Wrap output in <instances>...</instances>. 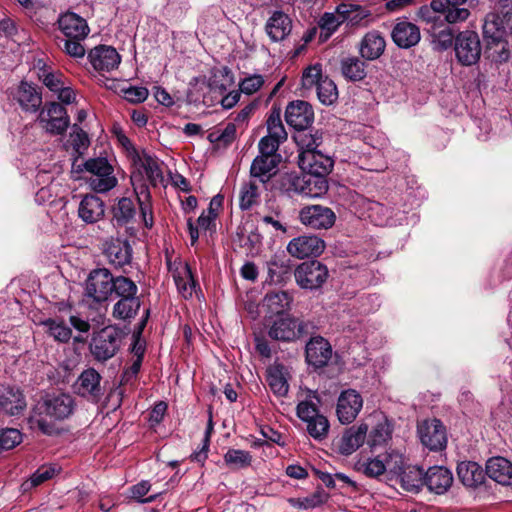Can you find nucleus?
Wrapping results in <instances>:
<instances>
[{
    "label": "nucleus",
    "mask_w": 512,
    "mask_h": 512,
    "mask_svg": "<svg viewBox=\"0 0 512 512\" xmlns=\"http://www.w3.org/2000/svg\"><path fill=\"white\" fill-rule=\"evenodd\" d=\"M75 408V399L69 393L47 392L41 396L35 409L39 416H45L50 421L40 417L36 420V427L44 435H59L61 431L54 422L68 419L73 415Z\"/></svg>",
    "instance_id": "nucleus-1"
},
{
    "label": "nucleus",
    "mask_w": 512,
    "mask_h": 512,
    "mask_svg": "<svg viewBox=\"0 0 512 512\" xmlns=\"http://www.w3.org/2000/svg\"><path fill=\"white\" fill-rule=\"evenodd\" d=\"M476 0H431L430 5H423L418 10V16L426 21L436 23L443 18L448 24H455L467 20L470 8L475 6Z\"/></svg>",
    "instance_id": "nucleus-2"
},
{
    "label": "nucleus",
    "mask_w": 512,
    "mask_h": 512,
    "mask_svg": "<svg viewBox=\"0 0 512 512\" xmlns=\"http://www.w3.org/2000/svg\"><path fill=\"white\" fill-rule=\"evenodd\" d=\"M317 329L313 321L286 314L271 323L268 336L275 341L290 343L315 334Z\"/></svg>",
    "instance_id": "nucleus-3"
},
{
    "label": "nucleus",
    "mask_w": 512,
    "mask_h": 512,
    "mask_svg": "<svg viewBox=\"0 0 512 512\" xmlns=\"http://www.w3.org/2000/svg\"><path fill=\"white\" fill-rule=\"evenodd\" d=\"M124 333L121 328L110 325L94 332L89 344L93 358L101 363L113 358L120 350Z\"/></svg>",
    "instance_id": "nucleus-4"
},
{
    "label": "nucleus",
    "mask_w": 512,
    "mask_h": 512,
    "mask_svg": "<svg viewBox=\"0 0 512 512\" xmlns=\"http://www.w3.org/2000/svg\"><path fill=\"white\" fill-rule=\"evenodd\" d=\"M113 274L107 268L92 269L85 280L84 301L93 308L106 303L112 296Z\"/></svg>",
    "instance_id": "nucleus-5"
},
{
    "label": "nucleus",
    "mask_w": 512,
    "mask_h": 512,
    "mask_svg": "<svg viewBox=\"0 0 512 512\" xmlns=\"http://www.w3.org/2000/svg\"><path fill=\"white\" fill-rule=\"evenodd\" d=\"M455 57L462 66H472L481 57L482 46L479 35L475 31L465 30L455 37Z\"/></svg>",
    "instance_id": "nucleus-6"
},
{
    "label": "nucleus",
    "mask_w": 512,
    "mask_h": 512,
    "mask_svg": "<svg viewBox=\"0 0 512 512\" xmlns=\"http://www.w3.org/2000/svg\"><path fill=\"white\" fill-rule=\"evenodd\" d=\"M329 276L326 265L318 260L305 261L294 270L298 286L306 290H317L323 286Z\"/></svg>",
    "instance_id": "nucleus-7"
},
{
    "label": "nucleus",
    "mask_w": 512,
    "mask_h": 512,
    "mask_svg": "<svg viewBox=\"0 0 512 512\" xmlns=\"http://www.w3.org/2000/svg\"><path fill=\"white\" fill-rule=\"evenodd\" d=\"M42 127L51 135H63L70 126L67 109L59 102H47L38 116Z\"/></svg>",
    "instance_id": "nucleus-8"
},
{
    "label": "nucleus",
    "mask_w": 512,
    "mask_h": 512,
    "mask_svg": "<svg viewBox=\"0 0 512 512\" xmlns=\"http://www.w3.org/2000/svg\"><path fill=\"white\" fill-rule=\"evenodd\" d=\"M101 380V374L96 369L89 367L83 370L78 376L73 385L74 392L88 402L97 404L101 401L105 393V388L101 385Z\"/></svg>",
    "instance_id": "nucleus-9"
},
{
    "label": "nucleus",
    "mask_w": 512,
    "mask_h": 512,
    "mask_svg": "<svg viewBox=\"0 0 512 512\" xmlns=\"http://www.w3.org/2000/svg\"><path fill=\"white\" fill-rule=\"evenodd\" d=\"M417 432L423 446L431 451H442L447 446V431L441 420L433 418L418 424Z\"/></svg>",
    "instance_id": "nucleus-10"
},
{
    "label": "nucleus",
    "mask_w": 512,
    "mask_h": 512,
    "mask_svg": "<svg viewBox=\"0 0 512 512\" xmlns=\"http://www.w3.org/2000/svg\"><path fill=\"white\" fill-rule=\"evenodd\" d=\"M305 346V360L314 369L326 367L332 357V346L327 339L320 335H309Z\"/></svg>",
    "instance_id": "nucleus-11"
},
{
    "label": "nucleus",
    "mask_w": 512,
    "mask_h": 512,
    "mask_svg": "<svg viewBox=\"0 0 512 512\" xmlns=\"http://www.w3.org/2000/svg\"><path fill=\"white\" fill-rule=\"evenodd\" d=\"M363 407V398L355 389H347L340 393L336 404V415L343 425L352 423Z\"/></svg>",
    "instance_id": "nucleus-12"
},
{
    "label": "nucleus",
    "mask_w": 512,
    "mask_h": 512,
    "mask_svg": "<svg viewBox=\"0 0 512 512\" xmlns=\"http://www.w3.org/2000/svg\"><path fill=\"white\" fill-rule=\"evenodd\" d=\"M285 121L293 129L310 128L314 122L312 105L304 100H293L285 109Z\"/></svg>",
    "instance_id": "nucleus-13"
},
{
    "label": "nucleus",
    "mask_w": 512,
    "mask_h": 512,
    "mask_svg": "<svg viewBox=\"0 0 512 512\" xmlns=\"http://www.w3.org/2000/svg\"><path fill=\"white\" fill-rule=\"evenodd\" d=\"M298 165L303 172H310L318 177L327 179V176L334 167V161L321 151H304L299 153Z\"/></svg>",
    "instance_id": "nucleus-14"
},
{
    "label": "nucleus",
    "mask_w": 512,
    "mask_h": 512,
    "mask_svg": "<svg viewBox=\"0 0 512 512\" xmlns=\"http://www.w3.org/2000/svg\"><path fill=\"white\" fill-rule=\"evenodd\" d=\"M325 249V242L316 235H301L293 238L287 245V251L293 257L303 259L318 257Z\"/></svg>",
    "instance_id": "nucleus-15"
},
{
    "label": "nucleus",
    "mask_w": 512,
    "mask_h": 512,
    "mask_svg": "<svg viewBox=\"0 0 512 512\" xmlns=\"http://www.w3.org/2000/svg\"><path fill=\"white\" fill-rule=\"evenodd\" d=\"M299 219L305 226L313 229H328L335 223V213L322 205L305 206L300 210Z\"/></svg>",
    "instance_id": "nucleus-16"
},
{
    "label": "nucleus",
    "mask_w": 512,
    "mask_h": 512,
    "mask_svg": "<svg viewBox=\"0 0 512 512\" xmlns=\"http://www.w3.org/2000/svg\"><path fill=\"white\" fill-rule=\"evenodd\" d=\"M368 425L361 423L346 428L340 438L334 440L333 445L343 456H349L361 447L366 439Z\"/></svg>",
    "instance_id": "nucleus-17"
},
{
    "label": "nucleus",
    "mask_w": 512,
    "mask_h": 512,
    "mask_svg": "<svg viewBox=\"0 0 512 512\" xmlns=\"http://www.w3.org/2000/svg\"><path fill=\"white\" fill-rule=\"evenodd\" d=\"M92 67L98 72H110L118 67L121 56L112 46L98 45L88 52Z\"/></svg>",
    "instance_id": "nucleus-18"
},
{
    "label": "nucleus",
    "mask_w": 512,
    "mask_h": 512,
    "mask_svg": "<svg viewBox=\"0 0 512 512\" xmlns=\"http://www.w3.org/2000/svg\"><path fill=\"white\" fill-rule=\"evenodd\" d=\"M267 277L265 283L284 285L294 274L291 260L285 254H275L266 262Z\"/></svg>",
    "instance_id": "nucleus-19"
},
{
    "label": "nucleus",
    "mask_w": 512,
    "mask_h": 512,
    "mask_svg": "<svg viewBox=\"0 0 512 512\" xmlns=\"http://www.w3.org/2000/svg\"><path fill=\"white\" fill-rule=\"evenodd\" d=\"M14 97L25 112L35 113L42 109V89L32 82L22 80Z\"/></svg>",
    "instance_id": "nucleus-20"
},
{
    "label": "nucleus",
    "mask_w": 512,
    "mask_h": 512,
    "mask_svg": "<svg viewBox=\"0 0 512 512\" xmlns=\"http://www.w3.org/2000/svg\"><path fill=\"white\" fill-rule=\"evenodd\" d=\"M335 11L351 27H365L371 22L372 11L355 3L342 2Z\"/></svg>",
    "instance_id": "nucleus-21"
},
{
    "label": "nucleus",
    "mask_w": 512,
    "mask_h": 512,
    "mask_svg": "<svg viewBox=\"0 0 512 512\" xmlns=\"http://www.w3.org/2000/svg\"><path fill=\"white\" fill-rule=\"evenodd\" d=\"M452 472L444 466H432L425 471L424 486L437 495H442L452 486Z\"/></svg>",
    "instance_id": "nucleus-22"
},
{
    "label": "nucleus",
    "mask_w": 512,
    "mask_h": 512,
    "mask_svg": "<svg viewBox=\"0 0 512 512\" xmlns=\"http://www.w3.org/2000/svg\"><path fill=\"white\" fill-rule=\"evenodd\" d=\"M27 403L23 391L19 387L6 386L0 389V411L9 415H20Z\"/></svg>",
    "instance_id": "nucleus-23"
},
{
    "label": "nucleus",
    "mask_w": 512,
    "mask_h": 512,
    "mask_svg": "<svg viewBox=\"0 0 512 512\" xmlns=\"http://www.w3.org/2000/svg\"><path fill=\"white\" fill-rule=\"evenodd\" d=\"M391 37L397 47L409 49L419 43L421 34L416 24L407 20H399L392 29Z\"/></svg>",
    "instance_id": "nucleus-24"
},
{
    "label": "nucleus",
    "mask_w": 512,
    "mask_h": 512,
    "mask_svg": "<svg viewBox=\"0 0 512 512\" xmlns=\"http://www.w3.org/2000/svg\"><path fill=\"white\" fill-rule=\"evenodd\" d=\"M58 27L67 38L72 39H85L90 32L87 21L70 11L59 16Z\"/></svg>",
    "instance_id": "nucleus-25"
},
{
    "label": "nucleus",
    "mask_w": 512,
    "mask_h": 512,
    "mask_svg": "<svg viewBox=\"0 0 512 512\" xmlns=\"http://www.w3.org/2000/svg\"><path fill=\"white\" fill-rule=\"evenodd\" d=\"M385 48V38L377 30L367 32L358 45L359 54L366 61L379 59L384 54Z\"/></svg>",
    "instance_id": "nucleus-26"
},
{
    "label": "nucleus",
    "mask_w": 512,
    "mask_h": 512,
    "mask_svg": "<svg viewBox=\"0 0 512 512\" xmlns=\"http://www.w3.org/2000/svg\"><path fill=\"white\" fill-rule=\"evenodd\" d=\"M104 251L109 262L117 268L129 265L132 261L133 249L128 239L112 238L106 243Z\"/></svg>",
    "instance_id": "nucleus-27"
},
{
    "label": "nucleus",
    "mask_w": 512,
    "mask_h": 512,
    "mask_svg": "<svg viewBox=\"0 0 512 512\" xmlns=\"http://www.w3.org/2000/svg\"><path fill=\"white\" fill-rule=\"evenodd\" d=\"M456 472L460 482L467 488H478L486 480V468L483 469L475 461L465 460L459 462Z\"/></svg>",
    "instance_id": "nucleus-28"
},
{
    "label": "nucleus",
    "mask_w": 512,
    "mask_h": 512,
    "mask_svg": "<svg viewBox=\"0 0 512 512\" xmlns=\"http://www.w3.org/2000/svg\"><path fill=\"white\" fill-rule=\"evenodd\" d=\"M292 30V20L283 11L276 10L265 24V32L272 42L284 40Z\"/></svg>",
    "instance_id": "nucleus-29"
},
{
    "label": "nucleus",
    "mask_w": 512,
    "mask_h": 512,
    "mask_svg": "<svg viewBox=\"0 0 512 512\" xmlns=\"http://www.w3.org/2000/svg\"><path fill=\"white\" fill-rule=\"evenodd\" d=\"M104 201L94 194L85 195L78 207L79 218L87 224L98 222L104 217Z\"/></svg>",
    "instance_id": "nucleus-30"
},
{
    "label": "nucleus",
    "mask_w": 512,
    "mask_h": 512,
    "mask_svg": "<svg viewBox=\"0 0 512 512\" xmlns=\"http://www.w3.org/2000/svg\"><path fill=\"white\" fill-rule=\"evenodd\" d=\"M486 476L503 486H512V463L501 456L489 458L486 462Z\"/></svg>",
    "instance_id": "nucleus-31"
},
{
    "label": "nucleus",
    "mask_w": 512,
    "mask_h": 512,
    "mask_svg": "<svg viewBox=\"0 0 512 512\" xmlns=\"http://www.w3.org/2000/svg\"><path fill=\"white\" fill-rule=\"evenodd\" d=\"M281 159L277 157L257 155L250 166V176L257 178L261 183L265 184L276 174V169Z\"/></svg>",
    "instance_id": "nucleus-32"
},
{
    "label": "nucleus",
    "mask_w": 512,
    "mask_h": 512,
    "mask_svg": "<svg viewBox=\"0 0 512 512\" xmlns=\"http://www.w3.org/2000/svg\"><path fill=\"white\" fill-rule=\"evenodd\" d=\"M293 296L288 291H276L267 293L264 305L270 314L277 317L285 316L291 309Z\"/></svg>",
    "instance_id": "nucleus-33"
},
{
    "label": "nucleus",
    "mask_w": 512,
    "mask_h": 512,
    "mask_svg": "<svg viewBox=\"0 0 512 512\" xmlns=\"http://www.w3.org/2000/svg\"><path fill=\"white\" fill-rule=\"evenodd\" d=\"M293 140L300 152H319L318 147L323 142V132L319 129L302 128L296 130Z\"/></svg>",
    "instance_id": "nucleus-34"
},
{
    "label": "nucleus",
    "mask_w": 512,
    "mask_h": 512,
    "mask_svg": "<svg viewBox=\"0 0 512 512\" xmlns=\"http://www.w3.org/2000/svg\"><path fill=\"white\" fill-rule=\"evenodd\" d=\"M365 61L357 56L344 57L340 62L343 77L351 82L363 81L367 76Z\"/></svg>",
    "instance_id": "nucleus-35"
},
{
    "label": "nucleus",
    "mask_w": 512,
    "mask_h": 512,
    "mask_svg": "<svg viewBox=\"0 0 512 512\" xmlns=\"http://www.w3.org/2000/svg\"><path fill=\"white\" fill-rule=\"evenodd\" d=\"M141 307V300L138 296L124 297L119 299L113 306L112 316L115 319L128 321L136 317Z\"/></svg>",
    "instance_id": "nucleus-36"
},
{
    "label": "nucleus",
    "mask_w": 512,
    "mask_h": 512,
    "mask_svg": "<svg viewBox=\"0 0 512 512\" xmlns=\"http://www.w3.org/2000/svg\"><path fill=\"white\" fill-rule=\"evenodd\" d=\"M112 221L115 226L122 227L130 223L136 214L132 199L122 197L112 206Z\"/></svg>",
    "instance_id": "nucleus-37"
},
{
    "label": "nucleus",
    "mask_w": 512,
    "mask_h": 512,
    "mask_svg": "<svg viewBox=\"0 0 512 512\" xmlns=\"http://www.w3.org/2000/svg\"><path fill=\"white\" fill-rule=\"evenodd\" d=\"M483 36L487 41L488 47L491 45H498L506 41V33L502 29L501 22L499 20V14H490L487 16L483 25Z\"/></svg>",
    "instance_id": "nucleus-38"
},
{
    "label": "nucleus",
    "mask_w": 512,
    "mask_h": 512,
    "mask_svg": "<svg viewBox=\"0 0 512 512\" xmlns=\"http://www.w3.org/2000/svg\"><path fill=\"white\" fill-rule=\"evenodd\" d=\"M425 471L418 466L405 467L398 478L402 488L408 492L418 493L424 487Z\"/></svg>",
    "instance_id": "nucleus-39"
},
{
    "label": "nucleus",
    "mask_w": 512,
    "mask_h": 512,
    "mask_svg": "<svg viewBox=\"0 0 512 512\" xmlns=\"http://www.w3.org/2000/svg\"><path fill=\"white\" fill-rule=\"evenodd\" d=\"M266 372V381L273 394L277 397H285L288 394L289 384L284 377V366L276 364L269 367Z\"/></svg>",
    "instance_id": "nucleus-40"
},
{
    "label": "nucleus",
    "mask_w": 512,
    "mask_h": 512,
    "mask_svg": "<svg viewBox=\"0 0 512 512\" xmlns=\"http://www.w3.org/2000/svg\"><path fill=\"white\" fill-rule=\"evenodd\" d=\"M77 158L74 159L72 167L73 169L80 173L83 170L92 174V177L95 176H108L109 174H113L114 169L111 164L108 162L106 158L98 157V158H90L85 161L83 164H76Z\"/></svg>",
    "instance_id": "nucleus-41"
},
{
    "label": "nucleus",
    "mask_w": 512,
    "mask_h": 512,
    "mask_svg": "<svg viewBox=\"0 0 512 512\" xmlns=\"http://www.w3.org/2000/svg\"><path fill=\"white\" fill-rule=\"evenodd\" d=\"M253 457L249 451L229 448L223 456L224 465L231 471H239L251 466Z\"/></svg>",
    "instance_id": "nucleus-42"
},
{
    "label": "nucleus",
    "mask_w": 512,
    "mask_h": 512,
    "mask_svg": "<svg viewBox=\"0 0 512 512\" xmlns=\"http://www.w3.org/2000/svg\"><path fill=\"white\" fill-rule=\"evenodd\" d=\"M329 499V494L326 493L321 486H318L316 490L309 496L304 498L290 497L287 502L294 508L298 509H313L326 503Z\"/></svg>",
    "instance_id": "nucleus-43"
},
{
    "label": "nucleus",
    "mask_w": 512,
    "mask_h": 512,
    "mask_svg": "<svg viewBox=\"0 0 512 512\" xmlns=\"http://www.w3.org/2000/svg\"><path fill=\"white\" fill-rule=\"evenodd\" d=\"M304 178L303 171L285 173L279 179V189L288 196L302 195Z\"/></svg>",
    "instance_id": "nucleus-44"
},
{
    "label": "nucleus",
    "mask_w": 512,
    "mask_h": 512,
    "mask_svg": "<svg viewBox=\"0 0 512 512\" xmlns=\"http://www.w3.org/2000/svg\"><path fill=\"white\" fill-rule=\"evenodd\" d=\"M215 218L206 214L205 211L197 219V225L194 224L192 218L187 220V228L190 236L191 245L194 246L199 239V229L203 231L215 232L216 222Z\"/></svg>",
    "instance_id": "nucleus-45"
},
{
    "label": "nucleus",
    "mask_w": 512,
    "mask_h": 512,
    "mask_svg": "<svg viewBox=\"0 0 512 512\" xmlns=\"http://www.w3.org/2000/svg\"><path fill=\"white\" fill-rule=\"evenodd\" d=\"M305 184L303 185V196L308 197H320L328 191V180L316 176V174L310 172H303Z\"/></svg>",
    "instance_id": "nucleus-46"
},
{
    "label": "nucleus",
    "mask_w": 512,
    "mask_h": 512,
    "mask_svg": "<svg viewBox=\"0 0 512 512\" xmlns=\"http://www.w3.org/2000/svg\"><path fill=\"white\" fill-rule=\"evenodd\" d=\"M393 425L387 420L378 422L370 431L367 444L371 447H377L385 444L391 439Z\"/></svg>",
    "instance_id": "nucleus-47"
},
{
    "label": "nucleus",
    "mask_w": 512,
    "mask_h": 512,
    "mask_svg": "<svg viewBox=\"0 0 512 512\" xmlns=\"http://www.w3.org/2000/svg\"><path fill=\"white\" fill-rule=\"evenodd\" d=\"M138 287L136 283L126 276H114L112 283V296L119 299H123L124 297H134L137 296Z\"/></svg>",
    "instance_id": "nucleus-48"
},
{
    "label": "nucleus",
    "mask_w": 512,
    "mask_h": 512,
    "mask_svg": "<svg viewBox=\"0 0 512 512\" xmlns=\"http://www.w3.org/2000/svg\"><path fill=\"white\" fill-rule=\"evenodd\" d=\"M136 156L141 161V166L145 170L146 176L150 184L156 187L158 181L163 180V173L156 157L146 152H143V159L140 158L139 154H136Z\"/></svg>",
    "instance_id": "nucleus-49"
},
{
    "label": "nucleus",
    "mask_w": 512,
    "mask_h": 512,
    "mask_svg": "<svg viewBox=\"0 0 512 512\" xmlns=\"http://www.w3.org/2000/svg\"><path fill=\"white\" fill-rule=\"evenodd\" d=\"M214 432V422L211 408L209 409V417L207 421V426L204 434V438L202 440V446L199 450L194 451L190 455V460L195 461L202 466L204 465L206 459L208 458V452L210 447V441L212 433Z\"/></svg>",
    "instance_id": "nucleus-50"
},
{
    "label": "nucleus",
    "mask_w": 512,
    "mask_h": 512,
    "mask_svg": "<svg viewBox=\"0 0 512 512\" xmlns=\"http://www.w3.org/2000/svg\"><path fill=\"white\" fill-rule=\"evenodd\" d=\"M47 327V333L54 338V340L67 343L72 336V330L67 326L64 321H56L55 319L48 318L42 322Z\"/></svg>",
    "instance_id": "nucleus-51"
},
{
    "label": "nucleus",
    "mask_w": 512,
    "mask_h": 512,
    "mask_svg": "<svg viewBox=\"0 0 512 512\" xmlns=\"http://www.w3.org/2000/svg\"><path fill=\"white\" fill-rule=\"evenodd\" d=\"M383 462L389 480L398 479L405 469L404 458L397 452L386 453Z\"/></svg>",
    "instance_id": "nucleus-52"
},
{
    "label": "nucleus",
    "mask_w": 512,
    "mask_h": 512,
    "mask_svg": "<svg viewBox=\"0 0 512 512\" xmlns=\"http://www.w3.org/2000/svg\"><path fill=\"white\" fill-rule=\"evenodd\" d=\"M259 187L256 182L250 181L242 185L239 196V207L241 210H249L257 203L259 198Z\"/></svg>",
    "instance_id": "nucleus-53"
},
{
    "label": "nucleus",
    "mask_w": 512,
    "mask_h": 512,
    "mask_svg": "<svg viewBox=\"0 0 512 512\" xmlns=\"http://www.w3.org/2000/svg\"><path fill=\"white\" fill-rule=\"evenodd\" d=\"M317 97L324 105H332L338 99L337 86L328 76L322 79L317 87Z\"/></svg>",
    "instance_id": "nucleus-54"
},
{
    "label": "nucleus",
    "mask_w": 512,
    "mask_h": 512,
    "mask_svg": "<svg viewBox=\"0 0 512 512\" xmlns=\"http://www.w3.org/2000/svg\"><path fill=\"white\" fill-rule=\"evenodd\" d=\"M342 23L344 21L339 15L325 12L319 20L320 40L326 41Z\"/></svg>",
    "instance_id": "nucleus-55"
},
{
    "label": "nucleus",
    "mask_w": 512,
    "mask_h": 512,
    "mask_svg": "<svg viewBox=\"0 0 512 512\" xmlns=\"http://www.w3.org/2000/svg\"><path fill=\"white\" fill-rule=\"evenodd\" d=\"M329 428L330 423L328 419L322 414H318L312 420L307 422V432L315 440L321 441L326 438L329 432Z\"/></svg>",
    "instance_id": "nucleus-56"
},
{
    "label": "nucleus",
    "mask_w": 512,
    "mask_h": 512,
    "mask_svg": "<svg viewBox=\"0 0 512 512\" xmlns=\"http://www.w3.org/2000/svg\"><path fill=\"white\" fill-rule=\"evenodd\" d=\"M23 441V435L16 428L0 429V453L14 449Z\"/></svg>",
    "instance_id": "nucleus-57"
},
{
    "label": "nucleus",
    "mask_w": 512,
    "mask_h": 512,
    "mask_svg": "<svg viewBox=\"0 0 512 512\" xmlns=\"http://www.w3.org/2000/svg\"><path fill=\"white\" fill-rule=\"evenodd\" d=\"M188 3L181 0H169L163 9V15L169 21L177 22L184 18Z\"/></svg>",
    "instance_id": "nucleus-58"
},
{
    "label": "nucleus",
    "mask_w": 512,
    "mask_h": 512,
    "mask_svg": "<svg viewBox=\"0 0 512 512\" xmlns=\"http://www.w3.org/2000/svg\"><path fill=\"white\" fill-rule=\"evenodd\" d=\"M56 471V468L53 466H41L31 475L29 481H26L22 484V487H24V490L37 487L47 480L53 478V476L56 474Z\"/></svg>",
    "instance_id": "nucleus-59"
},
{
    "label": "nucleus",
    "mask_w": 512,
    "mask_h": 512,
    "mask_svg": "<svg viewBox=\"0 0 512 512\" xmlns=\"http://www.w3.org/2000/svg\"><path fill=\"white\" fill-rule=\"evenodd\" d=\"M325 76L322 74V66L321 64H315L307 67L303 71L302 75V87L305 89H310L313 86L316 88L319 86V83L322 82Z\"/></svg>",
    "instance_id": "nucleus-60"
},
{
    "label": "nucleus",
    "mask_w": 512,
    "mask_h": 512,
    "mask_svg": "<svg viewBox=\"0 0 512 512\" xmlns=\"http://www.w3.org/2000/svg\"><path fill=\"white\" fill-rule=\"evenodd\" d=\"M73 133L70 135L72 141V147L74 152L77 154V157H81L83 155V150H86L90 145V140L88 134L79 127L77 123L73 126Z\"/></svg>",
    "instance_id": "nucleus-61"
},
{
    "label": "nucleus",
    "mask_w": 512,
    "mask_h": 512,
    "mask_svg": "<svg viewBox=\"0 0 512 512\" xmlns=\"http://www.w3.org/2000/svg\"><path fill=\"white\" fill-rule=\"evenodd\" d=\"M39 80L52 92H57L64 85L63 74L61 72L48 71L46 68L40 69Z\"/></svg>",
    "instance_id": "nucleus-62"
},
{
    "label": "nucleus",
    "mask_w": 512,
    "mask_h": 512,
    "mask_svg": "<svg viewBox=\"0 0 512 512\" xmlns=\"http://www.w3.org/2000/svg\"><path fill=\"white\" fill-rule=\"evenodd\" d=\"M117 182V178L113 174H109L108 176L91 177L89 185L93 191L105 193L113 189Z\"/></svg>",
    "instance_id": "nucleus-63"
},
{
    "label": "nucleus",
    "mask_w": 512,
    "mask_h": 512,
    "mask_svg": "<svg viewBox=\"0 0 512 512\" xmlns=\"http://www.w3.org/2000/svg\"><path fill=\"white\" fill-rule=\"evenodd\" d=\"M281 143V141L268 135L262 137L258 143L259 155H263L265 158L270 156L281 159V156L277 153Z\"/></svg>",
    "instance_id": "nucleus-64"
}]
</instances>
